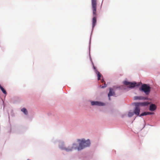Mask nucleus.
<instances>
[{"instance_id":"nucleus-16","label":"nucleus","mask_w":160,"mask_h":160,"mask_svg":"<svg viewBox=\"0 0 160 160\" xmlns=\"http://www.w3.org/2000/svg\"><path fill=\"white\" fill-rule=\"evenodd\" d=\"M147 115V113H146V112H144L142 113L139 116L141 117L142 116H145V115Z\"/></svg>"},{"instance_id":"nucleus-11","label":"nucleus","mask_w":160,"mask_h":160,"mask_svg":"<svg viewBox=\"0 0 160 160\" xmlns=\"http://www.w3.org/2000/svg\"><path fill=\"white\" fill-rule=\"evenodd\" d=\"M95 73L97 74V76L98 77V80H100L101 79V78H103V77L102 76V74L97 70H96Z\"/></svg>"},{"instance_id":"nucleus-9","label":"nucleus","mask_w":160,"mask_h":160,"mask_svg":"<svg viewBox=\"0 0 160 160\" xmlns=\"http://www.w3.org/2000/svg\"><path fill=\"white\" fill-rule=\"evenodd\" d=\"M115 95L114 92L113 91V89L111 88H109V92L108 94V97H109V99L110 100V96H113Z\"/></svg>"},{"instance_id":"nucleus-10","label":"nucleus","mask_w":160,"mask_h":160,"mask_svg":"<svg viewBox=\"0 0 160 160\" xmlns=\"http://www.w3.org/2000/svg\"><path fill=\"white\" fill-rule=\"evenodd\" d=\"M147 98L142 96H135L134 97V99L135 100H145Z\"/></svg>"},{"instance_id":"nucleus-6","label":"nucleus","mask_w":160,"mask_h":160,"mask_svg":"<svg viewBox=\"0 0 160 160\" xmlns=\"http://www.w3.org/2000/svg\"><path fill=\"white\" fill-rule=\"evenodd\" d=\"M135 107L134 108V109L133 111L134 113V114L137 116H140V107L135 106Z\"/></svg>"},{"instance_id":"nucleus-14","label":"nucleus","mask_w":160,"mask_h":160,"mask_svg":"<svg viewBox=\"0 0 160 160\" xmlns=\"http://www.w3.org/2000/svg\"><path fill=\"white\" fill-rule=\"evenodd\" d=\"M134 114V112H132L131 111H129L128 113V116L129 117H131L133 116Z\"/></svg>"},{"instance_id":"nucleus-19","label":"nucleus","mask_w":160,"mask_h":160,"mask_svg":"<svg viewBox=\"0 0 160 160\" xmlns=\"http://www.w3.org/2000/svg\"><path fill=\"white\" fill-rule=\"evenodd\" d=\"M28 160H30L28 159Z\"/></svg>"},{"instance_id":"nucleus-17","label":"nucleus","mask_w":160,"mask_h":160,"mask_svg":"<svg viewBox=\"0 0 160 160\" xmlns=\"http://www.w3.org/2000/svg\"><path fill=\"white\" fill-rule=\"evenodd\" d=\"M147 113V115H152V114H154V112H146Z\"/></svg>"},{"instance_id":"nucleus-12","label":"nucleus","mask_w":160,"mask_h":160,"mask_svg":"<svg viewBox=\"0 0 160 160\" xmlns=\"http://www.w3.org/2000/svg\"><path fill=\"white\" fill-rule=\"evenodd\" d=\"M0 88L2 91V92L5 95L7 94V93L6 91L4 89L1 85L0 84Z\"/></svg>"},{"instance_id":"nucleus-15","label":"nucleus","mask_w":160,"mask_h":160,"mask_svg":"<svg viewBox=\"0 0 160 160\" xmlns=\"http://www.w3.org/2000/svg\"><path fill=\"white\" fill-rule=\"evenodd\" d=\"M101 82L102 83L104 82V85L102 86L101 87V88H104L106 87L107 85L106 84L105 82H104L103 79H101Z\"/></svg>"},{"instance_id":"nucleus-18","label":"nucleus","mask_w":160,"mask_h":160,"mask_svg":"<svg viewBox=\"0 0 160 160\" xmlns=\"http://www.w3.org/2000/svg\"><path fill=\"white\" fill-rule=\"evenodd\" d=\"M93 68L95 70V71L96 72V70H97L96 69V68L95 67H94V66H93Z\"/></svg>"},{"instance_id":"nucleus-13","label":"nucleus","mask_w":160,"mask_h":160,"mask_svg":"<svg viewBox=\"0 0 160 160\" xmlns=\"http://www.w3.org/2000/svg\"><path fill=\"white\" fill-rule=\"evenodd\" d=\"M21 111L25 115H27L28 112L27 109L25 108H23L22 109Z\"/></svg>"},{"instance_id":"nucleus-4","label":"nucleus","mask_w":160,"mask_h":160,"mask_svg":"<svg viewBox=\"0 0 160 160\" xmlns=\"http://www.w3.org/2000/svg\"><path fill=\"white\" fill-rule=\"evenodd\" d=\"M149 103L147 102H137L135 103V106H138L139 107L140 106H148Z\"/></svg>"},{"instance_id":"nucleus-5","label":"nucleus","mask_w":160,"mask_h":160,"mask_svg":"<svg viewBox=\"0 0 160 160\" xmlns=\"http://www.w3.org/2000/svg\"><path fill=\"white\" fill-rule=\"evenodd\" d=\"M125 85L128 86L130 88H133L136 85V83L129 82L127 81L124 82Z\"/></svg>"},{"instance_id":"nucleus-8","label":"nucleus","mask_w":160,"mask_h":160,"mask_svg":"<svg viewBox=\"0 0 160 160\" xmlns=\"http://www.w3.org/2000/svg\"><path fill=\"white\" fill-rule=\"evenodd\" d=\"M157 109V106L154 104H152L149 106V110L151 111H153Z\"/></svg>"},{"instance_id":"nucleus-1","label":"nucleus","mask_w":160,"mask_h":160,"mask_svg":"<svg viewBox=\"0 0 160 160\" xmlns=\"http://www.w3.org/2000/svg\"><path fill=\"white\" fill-rule=\"evenodd\" d=\"M77 141L79 143L78 146L77 144L74 143L72 147L66 148L64 146V143L63 142H61L59 144V147L62 150H65L67 152H69L74 149H77L78 151L81 150L86 147L89 146L90 145V141L89 139L85 140L84 139H78Z\"/></svg>"},{"instance_id":"nucleus-3","label":"nucleus","mask_w":160,"mask_h":160,"mask_svg":"<svg viewBox=\"0 0 160 160\" xmlns=\"http://www.w3.org/2000/svg\"><path fill=\"white\" fill-rule=\"evenodd\" d=\"M151 87L146 84H143L141 87V90L143 91L146 95L149 94L150 92Z\"/></svg>"},{"instance_id":"nucleus-7","label":"nucleus","mask_w":160,"mask_h":160,"mask_svg":"<svg viewBox=\"0 0 160 160\" xmlns=\"http://www.w3.org/2000/svg\"><path fill=\"white\" fill-rule=\"evenodd\" d=\"M91 104L92 106L97 105L98 106H102L105 105L104 103L98 101H92Z\"/></svg>"},{"instance_id":"nucleus-2","label":"nucleus","mask_w":160,"mask_h":160,"mask_svg":"<svg viewBox=\"0 0 160 160\" xmlns=\"http://www.w3.org/2000/svg\"><path fill=\"white\" fill-rule=\"evenodd\" d=\"M92 8V11L93 18L92 19V28H93L96 24L97 17L96 12L97 6V0H91Z\"/></svg>"}]
</instances>
